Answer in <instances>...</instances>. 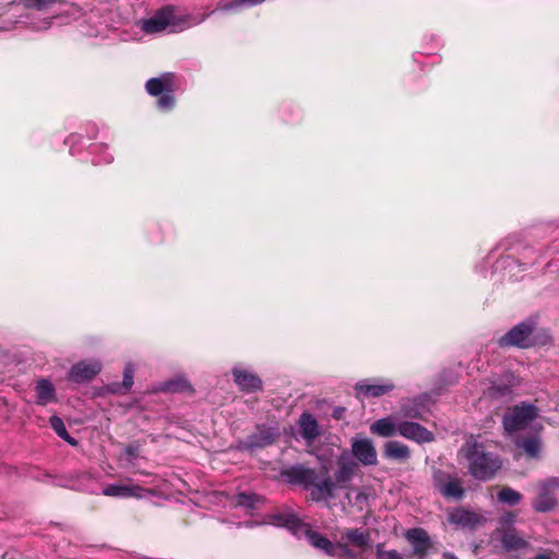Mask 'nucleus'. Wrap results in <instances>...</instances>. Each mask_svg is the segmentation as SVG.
Returning <instances> with one entry per match:
<instances>
[{
  "label": "nucleus",
  "mask_w": 559,
  "mask_h": 559,
  "mask_svg": "<svg viewBox=\"0 0 559 559\" xmlns=\"http://www.w3.org/2000/svg\"><path fill=\"white\" fill-rule=\"evenodd\" d=\"M133 367L128 364L123 371V386L130 389L133 384Z\"/></svg>",
  "instance_id": "36"
},
{
  "label": "nucleus",
  "mask_w": 559,
  "mask_h": 559,
  "mask_svg": "<svg viewBox=\"0 0 559 559\" xmlns=\"http://www.w3.org/2000/svg\"><path fill=\"white\" fill-rule=\"evenodd\" d=\"M102 493L107 497L115 498H136L143 499L146 496L154 495V490L145 489L141 486L134 484L132 480L121 481L109 484L105 486L102 490Z\"/></svg>",
  "instance_id": "7"
},
{
  "label": "nucleus",
  "mask_w": 559,
  "mask_h": 559,
  "mask_svg": "<svg viewBox=\"0 0 559 559\" xmlns=\"http://www.w3.org/2000/svg\"><path fill=\"white\" fill-rule=\"evenodd\" d=\"M444 559H457L453 554L444 552L443 554Z\"/></svg>",
  "instance_id": "39"
},
{
  "label": "nucleus",
  "mask_w": 559,
  "mask_h": 559,
  "mask_svg": "<svg viewBox=\"0 0 559 559\" xmlns=\"http://www.w3.org/2000/svg\"><path fill=\"white\" fill-rule=\"evenodd\" d=\"M516 447L525 453L530 459H539L542 453V441L539 437L533 436L516 440Z\"/></svg>",
  "instance_id": "22"
},
{
  "label": "nucleus",
  "mask_w": 559,
  "mask_h": 559,
  "mask_svg": "<svg viewBox=\"0 0 559 559\" xmlns=\"http://www.w3.org/2000/svg\"><path fill=\"white\" fill-rule=\"evenodd\" d=\"M449 522L460 527H475L483 522V518L463 508H456L449 513Z\"/></svg>",
  "instance_id": "14"
},
{
  "label": "nucleus",
  "mask_w": 559,
  "mask_h": 559,
  "mask_svg": "<svg viewBox=\"0 0 559 559\" xmlns=\"http://www.w3.org/2000/svg\"><path fill=\"white\" fill-rule=\"evenodd\" d=\"M406 539L413 547L415 555L425 556L430 547V538L426 531L421 528L408 530L405 534Z\"/></svg>",
  "instance_id": "16"
},
{
  "label": "nucleus",
  "mask_w": 559,
  "mask_h": 559,
  "mask_svg": "<svg viewBox=\"0 0 559 559\" xmlns=\"http://www.w3.org/2000/svg\"><path fill=\"white\" fill-rule=\"evenodd\" d=\"M559 487V481L555 478L543 481L538 485L537 497L533 500V508L537 512H549L555 509L557 500L554 489Z\"/></svg>",
  "instance_id": "8"
},
{
  "label": "nucleus",
  "mask_w": 559,
  "mask_h": 559,
  "mask_svg": "<svg viewBox=\"0 0 559 559\" xmlns=\"http://www.w3.org/2000/svg\"><path fill=\"white\" fill-rule=\"evenodd\" d=\"M355 492H356V503L362 504V503L367 502L368 496L365 492L357 491V490H355Z\"/></svg>",
  "instance_id": "38"
},
{
  "label": "nucleus",
  "mask_w": 559,
  "mask_h": 559,
  "mask_svg": "<svg viewBox=\"0 0 559 559\" xmlns=\"http://www.w3.org/2000/svg\"><path fill=\"white\" fill-rule=\"evenodd\" d=\"M206 16L207 14L200 16L186 15L182 17H176L174 14V9L166 7L156 12L152 17L140 21L139 25L141 29L147 34L163 32L168 26H173L176 31H182L185 28L202 23Z\"/></svg>",
  "instance_id": "2"
},
{
  "label": "nucleus",
  "mask_w": 559,
  "mask_h": 559,
  "mask_svg": "<svg viewBox=\"0 0 559 559\" xmlns=\"http://www.w3.org/2000/svg\"><path fill=\"white\" fill-rule=\"evenodd\" d=\"M102 370V364L98 360L79 361L73 365L69 371V380L82 383L95 378Z\"/></svg>",
  "instance_id": "12"
},
{
  "label": "nucleus",
  "mask_w": 559,
  "mask_h": 559,
  "mask_svg": "<svg viewBox=\"0 0 559 559\" xmlns=\"http://www.w3.org/2000/svg\"><path fill=\"white\" fill-rule=\"evenodd\" d=\"M278 436V431L270 427H258L257 432L251 435L243 447L247 449L263 448L275 441Z\"/></svg>",
  "instance_id": "15"
},
{
  "label": "nucleus",
  "mask_w": 559,
  "mask_h": 559,
  "mask_svg": "<svg viewBox=\"0 0 559 559\" xmlns=\"http://www.w3.org/2000/svg\"><path fill=\"white\" fill-rule=\"evenodd\" d=\"M35 400L38 405L45 406L57 401L56 389L48 379H39L35 384Z\"/></svg>",
  "instance_id": "17"
},
{
  "label": "nucleus",
  "mask_w": 559,
  "mask_h": 559,
  "mask_svg": "<svg viewBox=\"0 0 559 559\" xmlns=\"http://www.w3.org/2000/svg\"><path fill=\"white\" fill-rule=\"evenodd\" d=\"M164 390L171 392L192 391V386L189 381L183 377H178L168 381L164 385Z\"/></svg>",
  "instance_id": "31"
},
{
  "label": "nucleus",
  "mask_w": 559,
  "mask_h": 559,
  "mask_svg": "<svg viewBox=\"0 0 559 559\" xmlns=\"http://www.w3.org/2000/svg\"><path fill=\"white\" fill-rule=\"evenodd\" d=\"M513 518H514V516H513L512 514H508V516H507V520H506V521H507V522H512V521H513Z\"/></svg>",
  "instance_id": "42"
},
{
  "label": "nucleus",
  "mask_w": 559,
  "mask_h": 559,
  "mask_svg": "<svg viewBox=\"0 0 559 559\" xmlns=\"http://www.w3.org/2000/svg\"><path fill=\"white\" fill-rule=\"evenodd\" d=\"M533 326L522 322L499 340L501 346L528 347L532 344Z\"/></svg>",
  "instance_id": "9"
},
{
  "label": "nucleus",
  "mask_w": 559,
  "mask_h": 559,
  "mask_svg": "<svg viewBox=\"0 0 559 559\" xmlns=\"http://www.w3.org/2000/svg\"><path fill=\"white\" fill-rule=\"evenodd\" d=\"M50 426L55 430V432L58 435V437H60L62 440L67 441L71 445L76 444V440L68 433L66 426L60 417L51 416L50 417Z\"/></svg>",
  "instance_id": "28"
},
{
  "label": "nucleus",
  "mask_w": 559,
  "mask_h": 559,
  "mask_svg": "<svg viewBox=\"0 0 559 559\" xmlns=\"http://www.w3.org/2000/svg\"><path fill=\"white\" fill-rule=\"evenodd\" d=\"M231 373L239 390L246 393H254L262 390V380L251 370L236 366L233 368Z\"/></svg>",
  "instance_id": "11"
},
{
  "label": "nucleus",
  "mask_w": 559,
  "mask_h": 559,
  "mask_svg": "<svg viewBox=\"0 0 559 559\" xmlns=\"http://www.w3.org/2000/svg\"><path fill=\"white\" fill-rule=\"evenodd\" d=\"M377 559H403V557L396 550H384L381 546H378Z\"/></svg>",
  "instance_id": "35"
},
{
  "label": "nucleus",
  "mask_w": 559,
  "mask_h": 559,
  "mask_svg": "<svg viewBox=\"0 0 559 559\" xmlns=\"http://www.w3.org/2000/svg\"><path fill=\"white\" fill-rule=\"evenodd\" d=\"M535 559H550L548 555L542 554L535 557Z\"/></svg>",
  "instance_id": "41"
},
{
  "label": "nucleus",
  "mask_w": 559,
  "mask_h": 559,
  "mask_svg": "<svg viewBox=\"0 0 559 559\" xmlns=\"http://www.w3.org/2000/svg\"><path fill=\"white\" fill-rule=\"evenodd\" d=\"M432 487L447 500H461L465 495L462 479L454 473L439 468L432 472Z\"/></svg>",
  "instance_id": "3"
},
{
  "label": "nucleus",
  "mask_w": 559,
  "mask_h": 559,
  "mask_svg": "<svg viewBox=\"0 0 559 559\" xmlns=\"http://www.w3.org/2000/svg\"><path fill=\"white\" fill-rule=\"evenodd\" d=\"M27 8L45 10L50 8L57 0H22Z\"/></svg>",
  "instance_id": "34"
},
{
  "label": "nucleus",
  "mask_w": 559,
  "mask_h": 559,
  "mask_svg": "<svg viewBox=\"0 0 559 559\" xmlns=\"http://www.w3.org/2000/svg\"><path fill=\"white\" fill-rule=\"evenodd\" d=\"M402 413H403V416L406 418H420L421 417V412L418 408L417 404H415V403L404 404L402 406Z\"/></svg>",
  "instance_id": "33"
},
{
  "label": "nucleus",
  "mask_w": 559,
  "mask_h": 559,
  "mask_svg": "<svg viewBox=\"0 0 559 559\" xmlns=\"http://www.w3.org/2000/svg\"><path fill=\"white\" fill-rule=\"evenodd\" d=\"M334 486L335 484L330 479H325L322 483L316 485L311 491L312 499L316 501H321L332 497Z\"/></svg>",
  "instance_id": "27"
},
{
  "label": "nucleus",
  "mask_w": 559,
  "mask_h": 559,
  "mask_svg": "<svg viewBox=\"0 0 559 559\" xmlns=\"http://www.w3.org/2000/svg\"><path fill=\"white\" fill-rule=\"evenodd\" d=\"M397 435L417 443H428L435 439L433 433L424 426L408 420L399 421Z\"/></svg>",
  "instance_id": "10"
},
{
  "label": "nucleus",
  "mask_w": 559,
  "mask_h": 559,
  "mask_svg": "<svg viewBox=\"0 0 559 559\" xmlns=\"http://www.w3.org/2000/svg\"><path fill=\"white\" fill-rule=\"evenodd\" d=\"M307 539L313 547L323 550L328 555L334 554V545L319 533L311 531L307 532Z\"/></svg>",
  "instance_id": "26"
},
{
  "label": "nucleus",
  "mask_w": 559,
  "mask_h": 559,
  "mask_svg": "<svg viewBox=\"0 0 559 559\" xmlns=\"http://www.w3.org/2000/svg\"><path fill=\"white\" fill-rule=\"evenodd\" d=\"M384 455L392 460L406 461L409 455L407 445L399 441H389L384 445Z\"/></svg>",
  "instance_id": "23"
},
{
  "label": "nucleus",
  "mask_w": 559,
  "mask_h": 559,
  "mask_svg": "<svg viewBox=\"0 0 559 559\" xmlns=\"http://www.w3.org/2000/svg\"><path fill=\"white\" fill-rule=\"evenodd\" d=\"M264 0H221L217 3L216 11H239L243 8L260 4Z\"/></svg>",
  "instance_id": "25"
},
{
  "label": "nucleus",
  "mask_w": 559,
  "mask_h": 559,
  "mask_svg": "<svg viewBox=\"0 0 559 559\" xmlns=\"http://www.w3.org/2000/svg\"><path fill=\"white\" fill-rule=\"evenodd\" d=\"M395 389L389 379H364L355 384L356 395L359 399L381 397Z\"/></svg>",
  "instance_id": "6"
},
{
  "label": "nucleus",
  "mask_w": 559,
  "mask_h": 559,
  "mask_svg": "<svg viewBox=\"0 0 559 559\" xmlns=\"http://www.w3.org/2000/svg\"><path fill=\"white\" fill-rule=\"evenodd\" d=\"M174 76L171 73H164L158 78L150 79L146 82V92L152 96H159L157 106L162 110H170L175 105L173 96Z\"/></svg>",
  "instance_id": "4"
},
{
  "label": "nucleus",
  "mask_w": 559,
  "mask_h": 559,
  "mask_svg": "<svg viewBox=\"0 0 559 559\" xmlns=\"http://www.w3.org/2000/svg\"><path fill=\"white\" fill-rule=\"evenodd\" d=\"M300 435L308 442H312L319 436L317 419L309 413H302L298 419Z\"/></svg>",
  "instance_id": "19"
},
{
  "label": "nucleus",
  "mask_w": 559,
  "mask_h": 559,
  "mask_svg": "<svg viewBox=\"0 0 559 559\" xmlns=\"http://www.w3.org/2000/svg\"><path fill=\"white\" fill-rule=\"evenodd\" d=\"M399 421L400 420L393 416H386L378 419L370 425V432L382 438L395 436L397 435Z\"/></svg>",
  "instance_id": "18"
},
{
  "label": "nucleus",
  "mask_w": 559,
  "mask_h": 559,
  "mask_svg": "<svg viewBox=\"0 0 559 559\" xmlns=\"http://www.w3.org/2000/svg\"><path fill=\"white\" fill-rule=\"evenodd\" d=\"M286 475L290 479V481L296 484H302L305 486L313 485L314 480L317 479L316 472L302 465H296L290 467L286 472Z\"/></svg>",
  "instance_id": "20"
},
{
  "label": "nucleus",
  "mask_w": 559,
  "mask_h": 559,
  "mask_svg": "<svg viewBox=\"0 0 559 559\" xmlns=\"http://www.w3.org/2000/svg\"><path fill=\"white\" fill-rule=\"evenodd\" d=\"M502 545L508 550H516L525 547L526 543L523 538L516 534L509 532L502 536Z\"/></svg>",
  "instance_id": "30"
},
{
  "label": "nucleus",
  "mask_w": 559,
  "mask_h": 559,
  "mask_svg": "<svg viewBox=\"0 0 559 559\" xmlns=\"http://www.w3.org/2000/svg\"><path fill=\"white\" fill-rule=\"evenodd\" d=\"M498 499L500 502H503V503H507L510 506H515V504L520 503V501L522 500V495L519 491H516L510 487H506L499 491Z\"/></svg>",
  "instance_id": "29"
},
{
  "label": "nucleus",
  "mask_w": 559,
  "mask_h": 559,
  "mask_svg": "<svg viewBox=\"0 0 559 559\" xmlns=\"http://www.w3.org/2000/svg\"><path fill=\"white\" fill-rule=\"evenodd\" d=\"M509 393V389L507 386H499V388H490L488 389V394L490 396H497V395H506Z\"/></svg>",
  "instance_id": "37"
},
{
  "label": "nucleus",
  "mask_w": 559,
  "mask_h": 559,
  "mask_svg": "<svg viewBox=\"0 0 559 559\" xmlns=\"http://www.w3.org/2000/svg\"><path fill=\"white\" fill-rule=\"evenodd\" d=\"M460 453L467 462L469 474L478 480L492 478L501 468V461L492 453L486 452L481 443L473 438L462 447Z\"/></svg>",
  "instance_id": "1"
},
{
  "label": "nucleus",
  "mask_w": 559,
  "mask_h": 559,
  "mask_svg": "<svg viewBox=\"0 0 559 559\" xmlns=\"http://www.w3.org/2000/svg\"><path fill=\"white\" fill-rule=\"evenodd\" d=\"M260 502V498L255 495L251 493H239L235 498V504L239 507H243L248 510L255 509L257 504Z\"/></svg>",
  "instance_id": "32"
},
{
  "label": "nucleus",
  "mask_w": 559,
  "mask_h": 559,
  "mask_svg": "<svg viewBox=\"0 0 559 559\" xmlns=\"http://www.w3.org/2000/svg\"><path fill=\"white\" fill-rule=\"evenodd\" d=\"M537 417V409L532 405L523 404L510 409L503 417V427L512 433L526 429Z\"/></svg>",
  "instance_id": "5"
},
{
  "label": "nucleus",
  "mask_w": 559,
  "mask_h": 559,
  "mask_svg": "<svg viewBox=\"0 0 559 559\" xmlns=\"http://www.w3.org/2000/svg\"><path fill=\"white\" fill-rule=\"evenodd\" d=\"M341 539L348 545L365 549L369 545L370 536L365 531L353 528L342 533Z\"/></svg>",
  "instance_id": "21"
},
{
  "label": "nucleus",
  "mask_w": 559,
  "mask_h": 559,
  "mask_svg": "<svg viewBox=\"0 0 559 559\" xmlns=\"http://www.w3.org/2000/svg\"><path fill=\"white\" fill-rule=\"evenodd\" d=\"M356 469V463L342 459L338 463V468L335 472V485L342 487L348 483Z\"/></svg>",
  "instance_id": "24"
},
{
  "label": "nucleus",
  "mask_w": 559,
  "mask_h": 559,
  "mask_svg": "<svg viewBox=\"0 0 559 559\" xmlns=\"http://www.w3.org/2000/svg\"><path fill=\"white\" fill-rule=\"evenodd\" d=\"M352 452L364 465H376L378 463L376 448L373 442L368 438L354 439L352 442Z\"/></svg>",
  "instance_id": "13"
},
{
  "label": "nucleus",
  "mask_w": 559,
  "mask_h": 559,
  "mask_svg": "<svg viewBox=\"0 0 559 559\" xmlns=\"http://www.w3.org/2000/svg\"><path fill=\"white\" fill-rule=\"evenodd\" d=\"M48 27H49V23H48V22H44V24H43V25L37 26V29H46V28H48Z\"/></svg>",
  "instance_id": "40"
}]
</instances>
